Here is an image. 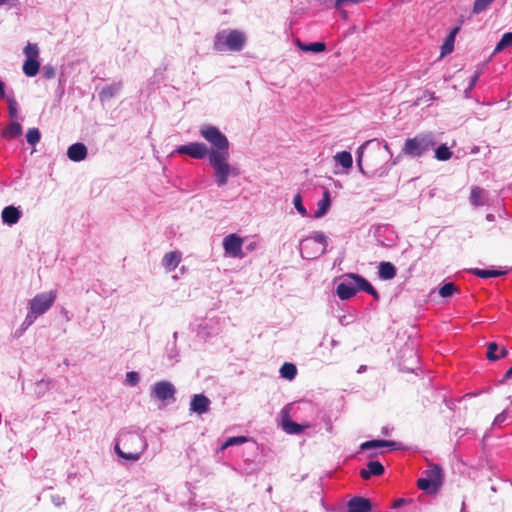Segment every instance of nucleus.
<instances>
[{"label": "nucleus", "mask_w": 512, "mask_h": 512, "mask_svg": "<svg viewBox=\"0 0 512 512\" xmlns=\"http://www.w3.org/2000/svg\"><path fill=\"white\" fill-rule=\"evenodd\" d=\"M484 190L478 186H475L471 189L470 192V201L474 206H482L484 205Z\"/></svg>", "instance_id": "nucleus-28"}, {"label": "nucleus", "mask_w": 512, "mask_h": 512, "mask_svg": "<svg viewBox=\"0 0 512 512\" xmlns=\"http://www.w3.org/2000/svg\"><path fill=\"white\" fill-rule=\"evenodd\" d=\"M396 445V442L394 441H388V440H369L360 445V449L370 450L374 448H382V447H394Z\"/></svg>", "instance_id": "nucleus-23"}, {"label": "nucleus", "mask_w": 512, "mask_h": 512, "mask_svg": "<svg viewBox=\"0 0 512 512\" xmlns=\"http://www.w3.org/2000/svg\"><path fill=\"white\" fill-rule=\"evenodd\" d=\"M24 54L26 55L27 59H37L39 55L38 46L34 43H28L24 48Z\"/></svg>", "instance_id": "nucleus-37"}, {"label": "nucleus", "mask_w": 512, "mask_h": 512, "mask_svg": "<svg viewBox=\"0 0 512 512\" xmlns=\"http://www.w3.org/2000/svg\"><path fill=\"white\" fill-rule=\"evenodd\" d=\"M452 157V151L445 145L439 146L435 151V158L439 161H447Z\"/></svg>", "instance_id": "nucleus-32"}, {"label": "nucleus", "mask_w": 512, "mask_h": 512, "mask_svg": "<svg viewBox=\"0 0 512 512\" xmlns=\"http://www.w3.org/2000/svg\"><path fill=\"white\" fill-rule=\"evenodd\" d=\"M40 63L37 59H27L23 64V72L28 77H33L38 74Z\"/></svg>", "instance_id": "nucleus-24"}, {"label": "nucleus", "mask_w": 512, "mask_h": 512, "mask_svg": "<svg viewBox=\"0 0 512 512\" xmlns=\"http://www.w3.org/2000/svg\"><path fill=\"white\" fill-rule=\"evenodd\" d=\"M424 477L417 480V486L420 490L428 494H435L443 485V471L439 465H431L424 471Z\"/></svg>", "instance_id": "nucleus-5"}, {"label": "nucleus", "mask_w": 512, "mask_h": 512, "mask_svg": "<svg viewBox=\"0 0 512 512\" xmlns=\"http://www.w3.org/2000/svg\"><path fill=\"white\" fill-rule=\"evenodd\" d=\"M307 427L308 425L303 426L290 420L288 416L282 420V429L288 434H300Z\"/></svg>", "instance_id": "nucleus-21"}, {"label": "nucleus", "mask_w": 512, "mask_h": 512, "mask_svg": "<svg viewBox=\"0 0 512 512\" xmlns=\"http://www.w3.org/2000/svg\"><path fill=\"white\" fill-rule=\"evenodd\" d=\"M331 205L330 193L328 190L324 191L322 199L317 204V210L315 211L314 217L321 218L329 210Z\"/></svg>", "instance_id": "nucleus-20"}, {"label": "nucleus", "mask_w": 512, "mask_h": 512, "mask_svg": "<svg viewBox=\"0 0 512 512\" xmlns=\"http://www.w3.org/2000/svg\"><path fill=\"white\" fill-rule=\"evenodd\" d=\"M209 152L207 146L200 142H192L176 149V153L185 154L194 159H203L207 155L209 156Z\"/></svg>", "instance_id": "nucleus-10"}, {"label": "nucleus", "mask_w": 512, "mask_h": 512, "mask_svg": "<svg viewBox=\"0 0 512 512\" xmlns=\"http://www.w3.org/2000/svg\"><path fill=\"white\" fill-rule=\"evenodd\" d=\"M337 295L341 300H348L357 293L355 283L341 282L336 289Z\"/></svg>", "instance_id": "nucleus-17"}, {"label": "nucleus", "mask_w": 512, "mask_h": 512, "mask_svg": "<svg viewBox=\"0 0 512 512\" xmlns=\"http://www.w3.org/2000/svg\"><path fill=\"white\" fill-rule=\"evenodd\" d=\"M244 43V34H218L214 47L218 52L239 51Z\"/></svg>", "instance_id": "nucleus-7"}, {"label": "nucleus", "mask_w": 512, "mask_h": 512, "mask_svg": "<svg viewBox=\"0 0 512 512\" xmlns=\"http://www.w3.org/2000/svg\"><path fill=\"white\" fill-rule=\"evenodd\" d=\"M37 317L38 316H35V314H31V310H30L23 322V326L28 327V326L32 325Z\"/></svg>", "instance_id": "nucleus-47"}, {"label": "nucleus", "mask_w": 512, "mask_h": 512, "mask_svg": "<svg viewBox=\"0 0 512 512\" xmlns=\"http://www.w3.org/2000/svg\"><path fill=\"white\" fill-rule=\"evenodd\" d=\"M365 1L366 0H335L334 7L338 10H342L345 6L356 5Z\"/></svg>", "instance_id": "nucleus-39"}, {"label": "nucleus", "mask_w": 512, "mask_h": 512, "mask_svg": "<svg viewBox=\"0 0 512 512\" xmlns=\"http://www.w3.org/2000/svg\"><path fill=\"white\" fill-rule=\"evenodd\" d=\"M126 381L132 386L136 385L139 382V374L134 371L128 372L126 374Z\"/></svg>", "instance_id": "nucleus-45"}, {"label": "nucleus", "mask_w": 512, "mask_h": 512, "mask_svg": "<svg viewBox=\"0 0 512 512\" xmlns=\"http://www.w3.org/2000/svg\"><path fill=\"white\" fill-rule=\"evenodd\" d=\"M20 212L14 206H7L2 211V220L4 223L13 225L18 222Z\"/></svg>", "instance_id": "nucleus-19"}, {"label": "nucleus", "mask_w": 512, "mask_h": 512, "mask_svg": "<svg viewBox=\"0 0 512 512\" xmlns=\"http://www.w3.org/2000/svg\"><path fill=\"white\" fill-rule=\"evenodd\" d=\"M119 89V87H113V86H110V87H106L102 90V95H105L107 97H112L114 95V92L117 91Z\"/></svg>", "instance_id": "nucleus-48"}, {"label": "nucleus", "mask_w": 512, "mask_h": 512, "mask_svg": "<svg viewBox=\"0 0 512 512\" xmlns=\"http://www.w3.org/2000/svg\"><path fill=\"white\" fill-rule=\"evenodd\" d=\"M457 291V287L449 282L445 283L440 289H439V295L443 298L450 297L454 294V292Z\"/></svg>", "instance_id": "nucleus-36"}, {"label": "nucleus", "mask_w": 512, "mask_h": 512, "mask_svg": "<svg viewBox=\"0 0 512 512\" xmlns=\"http://www.w3.org/2000/svg\"><path fill=\"white\" fill-rule=\"evenodd\" d=\"M508 355V350L505 347L500 349V353L497 354L498 359L504 358Z\"/></svg>", "instance_id": "nucleus-52"}, {"label": "nucleus", "mask_w": 512, "mask_h": 512, "mask_svg": "<svg viewBox=\"0 0 512 512\" xmlns=\"http://www.w3.org/2000/svg\"><path fill=\"white\" fill-rule=\"evenodd\" d=\"M9 115L12 119L17 118L18 110L17 103L13 98L8 99Z\"/></svg>", "instance_id": "nucleus-43"}, {"label": "nucleus", "mask_w": 512, "mask_h": 512, "mask_svg": "<svg viewBox=\"0 0 512 512\" xmlns=\"http://www.w3.org/2000/svg\"><path fill=\"white\" fill-rule=\"evenodd\" d=\"M243 239L237 234H229L223 239L225 253L233 258H243Z\"/></svg>", "instance_id": "nucleus-9"}, {"label": "nucleus", "mask_w": 512, "mask_h": 512, "mask_svg": "<svg viewBox=\"0 0 512 512\" xmlns=\"http://www.w3.org/2000/svg\"><path fill=\"white\" fill-rule=\"evenodd\" d=\"M382 433H383L384 435H387V434H388V429H387V428L383 429Z\"/></svg>", "instance_id": "nucleus-57"}, {"label": "nucleus", "mask_w": 512, "mask_h": 512, "mask_svg": "<svg viewBox=\"0 0 512 512\" xmlns=\"http://www.w3.org/2000/svg\"><path fill=\"white\" fill-rule=\"evenodd\" d=\"M495 0H475L473 3L472 12L480 14L484 12Z\"/></svg>", "instance_id": "nucleus-33"}, {"label": "nucleus", "mask_w": 512, "mask_h": 512, "mask_svg": "<svg viewBox=\"0 0 512 512\" xmlns=\"http://www.w3.org/2000/svg\"><path fill=\"white\" fill-rule=\"evenodd\" d=\"M67 156L74 162H80L87 157V148L83 143H74L68 148Z\"/></svg>", "instance_id": "nucleus-14"}, {"label": "nucleus", "mask_w": 512, "mask_h": 512, "mask_svg": "<svg viewBox=\"0 0 512 512\" xmlns=\"http://www.w3.org/2000/svg\"><path fill=\"white\" fill-rule=\"evenodd\" d=\"M43 76L46 79H53L56 76V70L51 65H46L43 67Z\"/></svg>", "instance_id": "nucleus-44"}, {"label": "nucleus", "mask_w": 512, "mask_h": 512, "mask_svg": "<svg viewBox=\"0 0 512 512\" xmlns=\"http://www.w3.org/2000/svg\"><path fill=\"white\" fill-rule=\"evenodd\" d=\"M326 237L322 232H315L311 237L303 239L300 243V252L305 259H316L326 250Z\"/></svg>", "instance_id": "nucleus-4"}, {"label": "nucleus", "mask_w": 512, "mask_h": 512, "mask_svg": "<svg viewBox=\"0 0 512 512\" xmlns=\"http://www.w3.org/2000/svg\"><path fill=\"white\" fill-rule=\"evenodd\" d=\"M295 43L303 52L320 53L326 50V44L324 42L306 44L301 42L299 39H296Z\"/></svg>", "instance_id": "nucleus-18"}, {"label": "nucleus", "mask_w": 512, "mask_h": 512, "mask_svg": "<svg viewBox=\"0 0 512 512\" xmlns=\"http://www.w3.org/2000/svg\"><path fill=\"white\" fill-rule=\"evenodd\" d=\"M370 143V141H366L362 144L357 151V166L359 170L364 174V170L362 168V158H363V149Z\"/></svg>", "instance_id": "nucleus-42"}, {"label": "nucleus", "mask_w": 512, "mask_h": 512, "mask_svg": "<svg viewBox=\"0 0 512 512\" xmlns=\"http://www.w3.org/2000/svg\"><path fill=\"white\" fill-rule=\"evenodd\" d=\"M297 374V368L293 363H284L280 368L281 377L292 380Z\"/></svg>", "instance_id": "nucleus-29"}, {"label": "nucleus", "mask_w": 512, "mask_h": 512, "mask_svg": "<svg viewBox=\"0 0 512 512\" xmlns=\"http://www.w3.org/2000/svg\"><path fill=\"white\" fill-rule=\"evenodd\" d=\"M498 350V345L495 342H490L487 346V358L490 361L498 360L496 351Z\"/></svg>", "instance_id": "nucleus-40"}, {"label": "nucleus", "mask_w": 512, "mask_h": 512, "mask_svg": "<svg viewBox=\"0 0 512 512\" xmlns=\"http://www.w3.org/2000/svg\"><path fill=\"white\" fill-rule=\"evenodd\" d=\"M229 151L209 152V163L214 169V177L218 186H225L228 182V177H237L240 171L237 167H233L228 163Z\"/></svg>", "instance_id": "nucleus-2"}, {"label": "nucleus", "mask_w": 512, "mask_h": 512, "mask_svg": "<svg viewBox=\"0 0 512 512\" xmlns=\"http://www.w3.org/2000/svg\"><path fill=\"white\" fill-rule=\"evenodd\" d=\"M396 276V268L390 262H381L379 265V277L383 280H390Z\"/></svg>", "instance_id": "nucleus-22"}, {"label": "nucleus", "mask_w": 512, "mask_h": 512, "mask_svg": "<svg viewBox=\"0 0 512 512\" xmlns=\"http://www.w3.org/2000/svg\"><path fill=\"white\" fill-rule=\"evenodd\" d=\"M348 277L354 281L357 291L362 290L366 292L372 286L365 278L358 274H349Z\"/></svg>", "instance_id": "nucleus-31"}, {"label": "nucleus", "mask_w": 512, "mask_h": 512, "mask_svg": "<svg viewBox=\"0 0 512 512\" xmlns=\"http://www.w3.org/2000/svg\"><path fill=\"white\" fill-rule=\"evenodd\" d=\"M41 134L37 128H30L27 131L26 139L30 145H35L40 141Z\"/></svg>", "instance_id": "nucleus-35"}, {"label": "nucleus", "mask_w": 512, "mask_h": 512, "mask_svg": "<svg viewBox=\"0 0 512 512\" xmlns=\"http://www.w3.org/2000/svg\"><path fill=\"white\" fill-rule=\"evenodd\" d=\"M181 253L178 251H170L166 253L162 259V264L167 273L173 271L181 261Z\"/></svg>", "instance_id": "nucleus-16"}, {"label": "nucleus", "mask_w": 512, "mask_h": 512, "mask_svg": "<svg viewBox=\"0 0 512 512\" xmlns=\"http://www.w3.org/2000/svg\"><path fill=\"white\" fill-rule=\"evenodd\" d=\"M153 394L159 400H167L173 398L175 388L170 382L160 381L154 385Z\"/></svg>", "instance_id": "nucleus-11"}, {"label": "nucleus", "mask_w": 512, "mask_h": 512, "mask_svg": "<svg viewBox=\"0 0 512 512\" xmlns=\"http://www.w3.org/2000/svg\"><path fill=\"white\" fill-rule=\"evenodd\" d=\"M247 441V438L245 436H238V437H230L228 438L225 443L222 445L221 449H226L233 445H240Z\"/></svg>", "instance_id": "nucleus-38"}, {"label": "nucleus", "mask_w": 512, "mask_h": 512, "mask_svg": "<svg viewBox=\"0 0 512 512\" xmlns=\"http://www.w3.org/2000/svg\"><path fill=\"white\" fill-rule=\"evenodd\" d=\"M450 32H453V33L459 32V28H458V27H455V28H453Z\"/></svg>", "instance_id": "nucleus-56"}, {"label": "nucleus", "mask_w": 512, "mask_h": 512, "mask_svg": "<svg viewBox=\"0 0 512 512\" xmlns=\"http://www.w3.org/2000/svg\"><path fill=\"white\" fill-rule=\"evenodd\" d=\"M471 272L480 278L498 277L505 273V272H502L499 270H488V269H479V268H474L471 270Z\"/></svg>", "instance_id": "nucleus-30"}, {"label": "nucleus", "mask_w": 512, "mask_h": 512, "mask_svg": "<svg viewBox=\"0 0 512 512\" xmlns=\"http://www.w3.org/2000/svg\"><path fill=\"white\" fill-rule=\"evenodd\" d=\"M405 503V499L403 498H399L397 500L394 501V503L392 504V508L393 509H397L399 508L400 506H402L403 504Z\"/></svg>", "instance_id": "nucleus-51"}, {"label": "nucleus", "mask_w": 512, "mask_h": 512, "mask_svg": "<svg viewBox=\"0 0 512 512\" xmlns=\"http://www.w3.org/2000/svg\"><path fill=\"white\" fill-rule=\"evenodd\" d=\"M293 204L296 208V210L302 215V216H305L307 215V211L305 209V207L303 206L302 204V197L300 194H296L293 198Z\"/></svg>", "instance_id": "nucleus-41"}, {"label": "nucleus", "mask_w": 512, "mask_h": 512, "mask_svg": "<svg viewBox=\"0 0 512 512\" xmlns=\"http://www.w3.org/2000/svg\"><path fill=\"white\" fill-rule=\"evenodd\" d=\"M512 377V366L506 371L503 377V381H506Z\"/></svg>", "instance_id": "nucleus-53"}, {"label": "nucleus", "mask_w": 512, "mask_h": 512, "mask_svg": "<svg viewBox=\"0 0 512 512\" xmlns=\"http://www.w3.org/2000/svg\"><path fill=\"white\" fill-rule=\"evenodd\" d=\"M505 419H506V412H505V411H503L502 413L498 414V415L495 417V419H494V421H493V424H500V423H502L503 421H505Z\"/></svg>", "instance_id": "nucleus-49"}, {"label": "nucleus", "mask_w": 512, "mask_h": 512, "mask_svg": "<svg viewBox=\"0 0 512 512\" xmlns=\"http://www.w3.org/2000/svg\"><path fill=\"white\" fill-rule=\"evenodd\" d=\"M147 448L144 437L136 431L120 432L115 452L117 455L127 461H138Z\"/></svg>", "instance_id": "nucleus-1"}, {"label": "nucleus", "mask_w": 512, "mask_h": 512, "mask_svg": "<svg viewBox=\"0 0 512 512\" xmlns=\"http://www.w3.org/2000/svg\"><path fill=\"white\" fill-rule=\"evenodd\" d=\"M436 142L430 133H420L413 138H407L402 153L412 158H419L434 148Z\"/></svg>", "instance_id": "nucleus-3"}, {"label": "nucleus", "mask_w": 512, "mask_h": 512, "mask_svg": "<svg viewBox=\"0 0 512 512\" xmlns=\"http://www.w3.org/2000/svg\"><path fill=\"white\" fill-rule=\"evenodd\" d=\"M384 471L385 468L379 461H370L365 469L360 470V476L363 480H368L372 476H381Z\"/></svg>", "instance_id": "nucleus-13"}, {"label": "nucleus", "mask_w": 512, "mask_h": 512, "mask_svg": "<svg viewBox=\"0 0 512 512\" xmlns=\"http://www.w3.org/2000/svg\"><path fill=\"white\" fill-rule=\"evenodd\" d=\"M5 97L4 83L0 80V98Z\"/></svg>", "instance_id": "nucleus-55"}, {"label": "nucleus", "mask_w": 512, "mask_h": 512, "mask_svg": "<svg viewBox=\"0 0 512 512\" xmlns=\"http://www.w3.org/2000/svg\"><path fill=\"white\" fill-rule=\"evenodd\" d=\"M335 161L345 169H350L353 165V159L350 152L341 151L334 156Z\"/></svg>", "instance_id": "nucleus-25"}, {"label": "nucleus", "mask_w": 512, "mask_h": 512, "mask_svg": "<svg viewBox=\"0 0 512 512\" xmlns=\"http://www.w3.org/2000/svg\"><path fill=\"white\" fill-rule=\"evenodd\" d=\"M480 76V73L479 72H476L473 77L471 78V86H474L475 83L477 82L478 78Z\"/></svg>", "instance_id": "nucleus-54"}, {"label": "nucleus", "mask_w": 512, "mask_h": 512, "mask_svg": "<svg viewBox=\"0 0 512 512\" xmlns=\"http://www.w3.org/2000/svg\"><path fill=\"white\" fill-rule=\"evenodd\" d=\"M456 34H448L441 46L440 59L453 52Z\"/></svg>", "instance_id": "nucleus-26"}, {"label": "nucleus", "mask_w": 512, "mask_h": 512, "mask_svg": "<svg viewBox=\"0 0 512 512\" xmlns=\"http://www.w3.org/2000/svg\"><path fill=\"white\" fill-rule=\"evenodd\" d=\"M209 405L210 400L206 396L202 394H196L192 398L190 409L198 414H203L208 411Z\"/></svg>", "instance_id": "nucleus-15"}, {"label": "nucleus", "mask_w": 512, "mask_h": 512, "mask_svg": "<svg viewBox=\"0 0 512 512\" xmlns=\"http://www.w3.org/2000/svg\"><path fill=\"white\" fill-rule=\"evenodd\" d=\"M366 292L370 294L374 299L379 300V293L375 290L373 286H371Z\"/></svg>", "instance_id": "nucleus-50"}, {"label": "nucleus", "mask_w": 512, "mask_h": 512, "mask_svg": "<svg viewBox=\"0 0 512 512\" xmlns=\"http://www.w3.org/2000/svg\"><path fill=\"white\" fill-rule=\"evenodd\" d=\"M56 299V292L39 293L30 301L31 314L40 316L50 309Z\"/></svg>", "instance_id": "nucleus-8"}, {"label": "nucleus", "mask_w": 512, "mask_h": 512, "mask_svg": "<svg viewBox=\"0 0 512 512\" xmlns=\"http://www.w3.org/2000/svg\"><path fill=\"white\" fill-rule=\"evenodd\" d=\"M19 4V0H0V7L7 6L8 8H16Z\"/></svg>", "instance_id": "nucleus-46"}, {"label": "nucleus", "mask_w": 512, "mask_h": 512, "mask_svg": "<svg viewBox=\"0 0 512 512\" xmlns=\"http://www.w3.org/2000/svg\"><path fill=\"white\" fill-rule=\"evenodd\" d=\"M507 47H512V34H503L501 40L496 45L493 53L496 54Z\"/></svg>", "instance_id": "nucleus-34"}, {"label": "nucleus", "mask_w": 512, "mask_h": 512, "mask_svg": "<svg viewBox=\"0 0 512 512\" xmlns=\"http://www.w3.org/2000/svg\"><path fill=\"white\" fill-rule=\"evenodd\" d=\"M22 134V126L19 122L13 121L4 131L3 136L5 138H16Z\"/></svg>", "instance_id": "nucleus-27"}, {"label": "nucleus", "mask_w": 512, "mask_h": 512, "mask_svg": "<svg viewBox=\"0 0 512 512\" xmlns=\"http://www.w3.org/2000/svg\"><path fill=\"white\" fill-rule=\"evenodd\" d=\"M371 501L368 498L354 497L348 502V512H370Z\"/></svg>", "instance_id": "nucleus-12"}, {"label": "nucleus", "mask_w": 512, "mask_h": 512, "mask_svg": "<svg viewBox=\"0 0 512 512\" xmlns=\"http://www.w3.org/2000/svg\"><path fill=\"white\" fill-rule=\"evenodd\" d=\"M201 136L212 145L210 151H229V141L220 130L212 125H203L200 128Z\"/></svg>", "instance_id": "nucleus-6"}]
</instances>
